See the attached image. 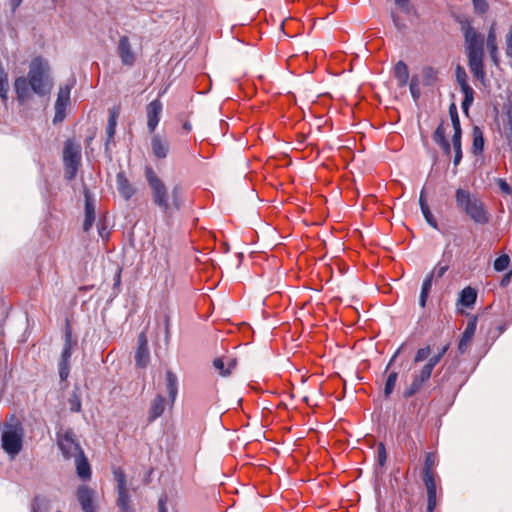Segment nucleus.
<instances>
[{"label":"nucleus","instance_id":"f257e3e1","mask_svg":"<svg viewBox=\"0 0 512 512\" xmlns=\"http://www.w3.org/2000/svg\"><path fill=\"white\" fill-rule=\"evenodd\" d=\"M54 80L48 66H30L27 75L14 80L13 90L19 106H27L35 98H48L53 90Z\"/></svg>","mask_w":512,"mask_h":512},{"label":"nucleus","instance_id":"f03ea898","mask_svg":"<svg viewBox=\"0 0 512 512\" xmlns=\"http://www.w3.org/2000/svg\"><path fill=\"white\" fill-rule=\"evenodd\" d=\"M144 175L152 192L153 203L156 206H158L163 213L167 214L171 206L175 207L176 209H179L180 198L178 186H175L171 192L172 202L170 203L168 189L164 182L156 175L153 168L150 166H146Z\"/></svg>","mask_w":512,"mask_h":512},{"label":"nucleus","instance_id":"7ed1b4c3","mask_svg":"<svg viewBox=\"0 0 512 512\" xmlns=\"http://www.w3.org/2000/svg\"><path fill=\"white\" fill-rule=\"evenodd\" d=\"M459 23L464 37V47L468 57V64H484V35L478 32L468 19L461 20Z\"/></svg>","mask_w":512,"mask_h":512},{"label":"nucleus","instance_id":"20e7f679","mask_svg":"<svg viewBox=\"0 0 512 512\" xmlns=\"http://www.w3.org/2000/svg\"><path fill=\"white\" fill-rule=\"evenodd\" d=\"M24 435L25 430L22 423L15 418L2 425L1 446L11 460L21 452Z\"/></svg>","mask_w":512,"mask_h":512},{"label":"nucleus","instance_id":"39448f33","mask_svg":"<svg viewBox=\"0 0 512 512\" xmlns=\"http://www.w3.org/2000/svg\"><path fill=\"white\" fill-rule=\"evenodd\" d=\"M455 201L457 206L476 224L484 225L489 222V214L484 203L468 190L458 188L455 193Z\"/></svg>","mask_w":512,"mask_h":512},{"label":"nucleus","instance_id":"423d86ee","mask_svg":"<svg viewBox=\"0 0 512 512\" xmlns=\"http://www.w3.org/2000/svg\"><path fill=\"white\" fill-rule=\"evenodd\" d=\"M435 465V456L432 453H427L423 467V481L427 490V511L433 512L436 508V482L432 473V468Z\"/></svg>","mask_w":512,"mask_h":512},{"label":"nucleus","instance_id":"0eeeda50","mask_svg":"<svg viewBox=\"0 0 512 512\" xmlns=\"http://www.w3.org/2000/svg\"><path fill=\"white\" fill-rule=\"evenodd\" d=\"M81 161V148L72 140H67L63 149V162L65 177L68 180L75 178Z\"/></svg>","mask_w":512,"mask_h":512},{"label":"nucleus","instance_id":"6e6552de","mask_svg":"<svg viewBox=\"0 0 512 512\" xmlns=\"http://www.w3.org/2000/svg\"><path fill=\"white\" fill-rule=\"evenodd\" d=\"M76 84V79L74 77L69 78L65 84L61 85L57 94V99L55 102V114L53 118V123L57 124L62 122L66 116V108L70 104V94L72 88Z\"/></svg>","mask_w":512,"mask_h":512},{"label":"nucleus","instance_id":"1a4fd4ad","mask_svg":"<svg viewBox=\"0 0 512 512\" xmlns=\"http://www.w3.org/2000/svg\"><path fill=\"white\" fill-rule=\"evenodd\" d=\"M58 447L66 459L75 458L84 453L76 440L75 433L71 429L58 434Z\"/></svg>","mask_w":512,"mask_h":512},{"label":"nucleus","instance_id":"9d476101","mask_svg":"<svg viewBox=\"0 0 512 512\" xmlns=\"http://www.w3.org/2000/svg\"><path fill=\"white\" fill-rule=\"evenodd\" d=\"M437 78V71L432 66H425L422 69V74H413L410 81V93L414 101L420 97V85L430 86Z\"/></svg>","mask_w":512,"mask_h":512},{"label":"nucleus","instance_id":"9b49d317","mask_svg":"<svg viewBox=\"0 0 512 512\" xmlns=\"http://www.w3.org/2000/svg\"><path fill=\"white\" fill-rule=\"evenodd\" d=\"M456 80L464 94L461 108L465 114H468L469 108L474 101V90L468 84V76L463 66H456Z\"/></svg>","mask_w":512,"mask_h":512},{"label":"nucleus","instance_id":"f8f14e48","mask_svg":"<svg viewBox=\"0 0 512 512\" xmlns=\"http://www.w3.org/2000/svg\"><path fill=\"white\" fill-rule=\"evenodd\" d=\"M73 353V342L71 333L68 331L65 335V342L61 352L59 361V377L62 381H65L70 373V359Z\"/></svg>","mask_w":512,"mask_h":512},{"label":"nucleus","instance_id":"ddd939ff","mask_svg":"<svg viewBox=\"0 0 512 512\" xmlns=\"http://www.w3.org/2000/svg\"><path fill=\"white\" fill-rule=\"evenodd\" d=\"M163 110V105L160 100L155 99L151 101L146 107L147 113V128L150 133H153L157 128L161 113Z\"/></svg>","mask_w":512,"mask_h":512},{"label":"nucleus","instance_id":"4468645a","mask_svg":"<svg viewBox=\"0 0 512 512\" xmlns=\"http://www.w3.org/2000/svg\"><path fill=\"white\" fill-rule=\"evenodd\" d=\"M116 186L120 196L125 201H129L136 192V189L129 182L124 171H119L116 174Z\"/></svg>","mask_w":512,"mask_h":512},{"label":"nucleus","instance_id":"2eb2a0df","mask_svg":"<svg viewBox=\"0 0 512 512\" xmlns=\"http://www.w3.org/2000/svg\"><path fill=\"white\" fill-rule=\"evenodd\" d=\"M94 491L86 485L79 486L77 499L83 512H95L93 504Z\"/></svg>","mask_w":512,"mask_h":512},{"label":"nucleus","instance_id":"dca6fc26","mask_svg":"<svg viewBox=\"0 0 512 512\" xmlns=\"http://www.w3.org/2000/svg\"><path fill=\"white\" fill-rule=\"evenodd\" d=\"M151 149L153 155L158 159H164L169 152V143L166 139L162 138L159 134L153 135L151 139Z\"/></svg>","mask_w":512,"mask_h":512},{"label":"nucleus","instance_id":"f3484780","mask_svg":"<svg viewBox=\"0 0 512 512\" xmlns=\"http://www.w3.org/2000/svg\"><path fill=\"white\" fill-rule=\"evenodd\" d=\"M85 196V220L83 223V229L84 231H88L95 220V207L93 203V199L91 197V194L88 190L84 193Z\"/></svg>","mask_w":512,"mask_h":512},{"label":"nucleus","instance_id":"a211bd4d","mask_svg":"<svg viewBox=\"0 0 512 512\" xmlns=\"http://www.w3.org/2000/svg\"><path fill=\"white\" fill-rule=\"evenodd\" d=\"M118 53L121 57L122 64H132L134 61V55L132 48L127 36L120 37L118 43Z\"/></svg>","mask_w":512,"mask_h":512},{"label":"nucleus","instance_id":"6ab92c4d","mask_svg":"<svg viewBox=\"0 0 512 512\" xmlns=\"http://www.w3.org/2000/svg\"><path fill=\"white\" fill-rule=\"evenodd\" d=\"M74 459L76 465V473L78 477L81 478L83 481L89 480L91 478V467L84 453H81Z\"/></svg>","mask_w":512,"mask_h":512},{"label":"nucleus","instance_id":"aec40b11","mask_svg":"<svg viewBox=\"0 0 512 512\" xmlns=\"http://www.w3.org/2000/svg\"><path fill=\"white\" fill-rule=\"evenodd\" d=\"M475 331H476V319H473L467 323L466 328H465L464 332L462 333L461 339L458 344V350L460 351V353H462V354L465 353V351L467 349V345L473 338Z\"/></svg>","mask_w":512,"mask_h":512},{"label":"nucleus","instance_id":"412c9836","mask_svg":"<svg viewBox=\"0 0 512 512\" xmlns=\"http://www.w3.org/2000/svg\"><path fill=\"white\" fill-rule=\"evenodd\" d=\"M486 47L489 52L490 58L494 64L499 63L498 57V48L496 42V34L494 28H490L487 39H486Z\"/></svg>","mask_w":512,"mask_h":512},{"label":"nucleus","instance_id":"4be33fe9","mask_svg":"<svg viewBox=\"0 0 512 512\" xmlns=\"http://www.w3.org/2000/svg\"><path fill=\"white\" fill-rule=\"evenodd\" d=\"M117 119H118V111L114 108V109L110 110V112H109L108 123H107V127H106V133H107V141L105 143L106 150H108L109 142L114 138V135L116 133Z\"/></svg>","mask_w":512,"mask_h":512},{"label":"nucleus","instance_id":"5701e85b","mask_svg":"<svg viewBox=\"0 0 512 512\" xmlns=\"http://www.w3.org/2000/svg\"><path fill=\"white\" fill-rule=\"evenodd\" d=\"M476 299H477V293H476L475 289H473L471 287H466L460 292L459 298H458V303L464 307L469 308L475 304Z\"/></svg>","mask_w":512,"mask_h":512},{"label":"nucleus","instance_id":"b1692460","mask_svg":"<svg viewBox=\"0 0 512 512\" xmlns=\"http://www.w3.org/2000/svg\"><path fill=\"white\" fill-rule=\"evenodd\" d=\"M166 386L169 395V399L174 403L178 393V378L170 370L166 372Z\"/></svg>","mask_w":512,"mask_h":512},{"label":"nucleus","instance_id":"393cba45","mask_svg":"<svg viewBox=\"0 0 512 512\" xmlns=\"http://www.w3.org/2000/svg\"><path fill=\"white\" fill-rule=\"evenodd\" d=\"M165 410V399L162 395H157L152 401L150 407V421L159 418Z\"/></svg>","mask_w":512,"mask_h":512},{"label":"nucleus","instance_id":"a878e982","mask_svg":"<svg viewBox=\"0 0 512 512\" xmlns=\"http://www.w3.org/2000/svg\"><path fill=\"white\" fill-rule=\"evenodd\" d=\"M472 152L475 155H478L483 152L484 149V137L482 130L475 126L472 131Z\"/></svg>","mask_w":512,"mask_h":512},{"label":"nucleus","instance_id":"bb28decb","mask_svg":"<svg viewBox=\"0 0 512 512\" xmlns=\"http://www.w3.org/2000/svg\"><path fill=\"white\" fill-rule=\"evenodd\" d=\"M393 75L396 78L398 85L400 87L406 86L410 79V72L408 70V66H394L393 67Z\"/></svg>","mask_w":512,"mask_h":512},{"label":"nucleus","instance_id":"cd10ccee","mask_svg":"<svg viewBox=\"0 0 512 512\" xmlns=\"http://www.w3.org/2000/svg\"><path fill=\"white\" fill-rule=\"evenodd\" d=\"M425 383H426L425 380H423L422 378L418 377L415 374L413 376V380H412L411 384L403 392V397L406 399L412 397L413 395H415L417 392H419L421 390V388L423 387V385Z\"/></svg>","mask_w":512,"mask_h":512},{"label":"nucleus","instance_id":"c85d7f7f","mask_svg":"<svg viewBox=\"0 0 512 512\" xmlns=\"http://www.w3.org/2000/svg\"><path fill=\"white\" fill-rule=\"evenodd\" d=\"M117 505L119 507L120 512H134L132 506L130 505V496L128 494V490H119Z\"/></svg>","mask_w":512,"mask_h":512},{"label":"nucleus","instance_id":"c756f323","mask_svg":"<svg viewBox=\"0 0 512 512\" xmlns=\"http://www.w3.org/2000/svg\"><path fill=\"white\" fill-rule=\"evenodd\" d=\"M8 91V74L5 71L4 66H0V98L4 103L8 100Z\"/></svg>","mask_w":512,"mask_h":512},{"label":"nucleus","instance_id":"7c9ffc66","mask_svg":"<svg viewBox=\"0 0 512 512\" xmlns=\"http://www.w3.org/2000/svg\"><path fill=\"white\" fill-rule=\"evenodd\" d=\"M150 360V353L148 347H138L135 353V362L138 367L144 368Z\"/></svg>","mask_w":512,"mask_h":512},{"label":"nucleus","instance_id":"2f4dec72","mask_svg":"<svg viewBox=\"0 0 512 512\" xmlns=\"http://www.w3.org/2000/svg\"><path fill=\"white\" fill-rule=\"evenodd\" d=\"M461 137L462 134H453L452 136V145L454 149L453 164L455 167L458 166L462 160Z\"/></svg>","mask_w":512,"mask_h":512},{"label":"nucleus","instance_id":"473e14b6","mask_svg":"<svg viewBox=\"0 0 512 512\" xmlns=\"http://www.w3.org/2000/svg\"><path fill=\"white\" fill-rule=\"evenodd\" d=\"M397 378H398V373L395 371L391 372L388 375L386 382H385V386H384L385 398H389L390 395L392 394V392L394 391V388H395V385L397 382Z\"/></svg>","mask_w":512,"mask_h":512},{"label":"nucleus","instance_id":"72a5a7b5","mask_svg":"<svg viewBox=\"0 0 512 512\" xmlns=\"http://www.w3.org/2000/svg\"><path fill=\"white\" fill-rule=\"evenodd\" d=\"M504 136L509 147L510 152L512 153V113L508 112L507 114V123L504 127Z\"/></svg>","mask_w":512,"mask_h":512},{"label":"nucleus","instance_id":"f704fd0d","mask_svg":"<svg viewBox=\"0 0 512 512\" xmlns=\"http://www.w3.org/2000/svg\"><path fill=\"white\" fill-rule=\"evenodd\" d=\"M510 264V258L508 255L503 254L499 257H497L494 261V269L497 272H503L505 271Z\"/></svg>","mask_w":512,"mask_h":512},{"label":"nucleus","instance_id":"c9c22d12","mask_svg":"<svg viewBox=\"0 0 512 512\" xmlns=\"http://www.w3.org/2000/svg\"><path fill=\"white\" fill-rule=\"evenodd\" d=\"M113 475H114V478L117 482V491L121 490H126V475L124 473V471L120 468H116L113 470Z\"/></svg>","mask_w":512,"mask_h":512},{"label":"nucleus","instance_id":"e433bc0d","mask_svg":"<svg viewBox=\"0 0 512 512\" xmlns=\"http://www.w3.org/2000/svg\"><path fill=\"white\" fill-rule=\"evenodd\" d=\"M450 117L454 129V134H462L460 120L454 104L450 106Z\"/></svg>","mask_w":512,"mask_h":512},{"label":"nucleus","instance_id":"4c0bfd02","mask_svg":"<svg viewBox=\"0 0 512 512\" xmlns=\"http://www.w3.org/2000/svg\"><path fill=\"white\" fill-rule=\"evenodd\" d=\"M69 409L71 412H80L82 403L80 396L73 392L68 399Z\"/></svg>","mask_w":512,"mask_h":512},{"label":"nucleus","instance_id":"58836bf2","mask_svg":"<svg viewBox=\"0 0 512 512\" xmlns=\"http://www.w3.org/2000/svg\"><path fill=\"white\" fill-rule=\"evenodd\" d=\"M449 349V345H444L436 354H434L432 357L428 359V362L433 368L441 361L443 356L446 354V352Z\"/></svg>","mask_w":512,"mask_h":512},{"label":"nucleus","instance_id":"ea45409f","mask_svg":"<svg viewBox=\"0 0 512 512\" xmlns=\"http://www.w3.org/2000/svg\"><path fill=\"white\" fill-rule=\"evenodd\" d=\"M213 366L216 370L219 371V374L221 376H228L230 375L229 369H226V363L224 358H216L213 361Z\"/></svg>","mask_w":512,"mask_h":512},{"label":"nucleus","instance_id":"a19ab883","mask_svg":"<svg viewBox=\"0 0 512 512\" xmlns=\"http://www.w3.org/2000/svg\"><path fill=\"white\" fill-rule=\"evenodd\" d=\"M430 353H431V348L429 345L418 349L416 352L415 358H414V362L418 363V362H422V361L426 360L430 356Z\"/></svg>","mask_w":512,"mask_h":512},{"label":"nucleus","instance_id":"79ce46f5","mask_svg":"<svg viewBox=\"0 0 512 512\" xmlns=\"http://www.w3.org/2000/svg\"><path fill=\"white\" fill-rule=\"evenodd\" d=\"M423 216H424V219L425 221L434 229L438 230V223L435 219V217L433 216V214L431 213L430 211V208H424L421 210Z\"/></svg>","mask_w":512,"mask_h":512},{"label":"nucleus","instance_id":"37998d69","mask_svg":"<svg viewBox=\"0 0 512 512\" xmlns=\"http://www.w3.org/2000/svg\"><path fill=\"white\" fill-rule=\"evenodd\" d=\"M474 10L478 14H484L488 11L489 5L486 0H472Z\"/></svg>","mask_w":512,"mask_h":512},{"label":"nucleus","instance_id":"c03bdc74","mask_svg":"<svg viewBox=\"0 0 512 512\" xmlns=\"http://www.w3.org/2000/svg\"><path fill=\"white\" fill-rule=\"evenodd\" d=\"M433 140L436 144L440 145L442 143H444L445 141H447L446 137H445V131L443 129V127L440 125L436 128V130L434 131L433 133Z\"/></svg>","mask_w":512,"mask_h":512},{"label":"nucleus","instance_id":"a18cd8bd","mask_svg":"<svg viewBox=\"0 0 512 512\" xmlns=\"http://www.w3.org/2000/svg\"><path fill=\"white\" fill-rule=\"evenodd\" d=\"M433 369L429 363H426L416 375L427 382L431 377Z\"/></svg>","mask_w":512,"mask_h":512},{"label":"nucleus","instance_id":"49530a36","mask_svg":"<svg viewBox=\"0 0 512 512\" xmlns=\"http://www.w3.org/2000/svg\"><path fill=\"white\" fill-rule=\"evenodd\" d=\"M397 7L405 14H410L413 10L410 0H394Z\"/></svg>","mask_w":512,"mask_h":512},{"label":"nucleus","instance_id":"de8ad7c7","mask_svg":"<svg viewBox=\"0 0 512 512\" xmlns=\"http://www.w3.org/2000/svg\"><path fill=\"white\" fill-rule=\"evenodd\" d=\"M377 454H378V464L380 466H384V464L386 463V459H387V454H386V448H385V445L383 443H379L378 444V447H377Z\"/></svg>","mask_w":512,"mask_h":512},{"label":"nucleus","instance_id":"09e8293b","mask_svg":"<svg viewBox=\"0 0 512 512\" xmlns=\"http://www.w3.org/2000/svg\"><path fill=\"white\" fill-rule=\"evenodd\" d=\"M472 73L475 78H477L480 82L484 83L485 81V71L484 66H470Z\"/></svg>","mask_w":512,"mask_h":512},{"label":"nucleus","instance_id":"8fccbe9b","mask_svg":"<svg viewBox=\"0 0 512 512\" xmlns=\"http://www.w3.org/2000/svg\"><path fill=\"white\" fill-rule=\"evenodd\" d=\"M432 281L433 273H429L423 280L421 291L429 294L432 288Z\"/></svg>","mask_w":512,"mask_h":512},{"label":"nucleus","instance_id":"3c124183","mask_svg":"<svg viewBox=\"0 0 512 512\" xmlns=\"http://www.w3.org/2000/svg\"><path fill=\"white\" fill-rule=\"evenodd\" d=\"M506 54L512 58V25L509 27L506 35Z\"/></svg>","mask_w":512,"mask_h":512},{"label":"nucleus","instance_id":"603ef678","mask_svg":"<svg viewBox=\"0 0 512 512\" xmlns=\"http://www.w3.org/2000/svg\"><path fill=\"white\" fill-rule=\"evenodd\" d=\"M497 184L500 188V190L507 194V195H510L512 194V188L511 186L506 182V180L502 179V178H498L497 179Z\"/></svg>","mask_w":512,"mask_h":512},{"label":"nucleus","instance_id":"864d4df0","mask_svg":"<svg viewBox=\"0 0 512 512\" xmlns=\"http://www.w3.org/2000/svg\"><path fill=\"white\" fill-rule=\"evenodd\" d=\"M164 324H165L164 340H165V343L168 344L169 339H170V319H169L168 315H165Z\"/></svg>","mask_w":512,"mask_h":512},{"label":"nucleus","instance_id":"5fc2aeb1","mask_svg":"<svg viewBox=\"0 0 512 512\" xmlns=\"http://www.w3.org/2000/svg\"><path fill=\"white\" fill-rule=\"evenodd\" d=\"M447 270H448V266H441V267L435 268L431 273H433V278L434 277L441 278L446 273Z\"/></svg>","mask_w":512,"mask_h":512},{"label":"nucleus","instance_id":"6e6d98bb","mask_svg":"<svg viewBox=\"0 0 512 512\" xmlns=\"http://www.w3.org/2000/svg\"><path fill=\"white\" fill-rule=\"evenodd\" d=\"M419 205H420V209H424V208H428V204H427V200H426V192H425V189L423 188L420 192V196H419Z\"/></svg>","mask_w":512,"mask_h":512},{"label":"nucleus","instance_id":"4d7b16f0","mask_svg":"<svg viewBox=\"0 0 512 512\" xmlns=\"http://www.w3.org/2000/svg\"><path fill=\"white\" fill-rule=\"evenodd\" d=\"M225 363H226V369H229L230 373L232 372V370L235 368L236 366V359L235 358H231V357H227L225 359Z\"/></svg>","mask_w":512,"mask_h":512},{"label":"nucleus","instance_id":"13d9d810","mask_svg":"<svg viewBox=\"0 0 512 512\" xmlns=\"http://www.w3.org/2000/svg\"><path fill=\"white\" fill-rule=\"evenodd\" d=\"M428 296L429 294L428 293H425V292H422L420 293V297H419V305L424 308L426 306V302H427V299H428Z\"/></svg>","mask_w":512,"mask_h":512},{"label":"nucleus","instance_id":"bf43d9fd","mask_svg":"<svg viewBox=\"0 0 512 512\" xmlns=\"http://www.w3.org/2000/svg\"><path fill=\"white\" fill-rule=\"evenodd\" d=\"M138 347H148L147 338L144 333H141L138 337Z\"/></svg>","mask_w":512,"mask_h":512},{"label":"nucleus","instance_id":"052dcab7","mask_svg":"<svg viewBox=\"0 0 512 512\" xmlns=\"http://www.w3.org/2000/svg\"><path fill=\"white\" fill-rule=\"evenodd\" d=\"M23 0H9L11 11L14 13Z\"/></svg>","mask_w":512,"mask_h":512},{"label":"nucleus","instance_id":"680f3d73","mask_svg":"<svg viewBox=\"0 0 512 512\" xmlns=\"http://www.w3.org/2000/svg\"><path fill=\"white\" fill-rule=\"evenodd\" d=\"M439 146L442 148L445 154L449 155L451 153V146L448 140L440 144Z\"/></svg>","mask_w":512,"mask_h":512},{"label":"nucleus","instance_id":"e2e57ef3","mask_svg":"<svg viewBox=\"0 0 512 512\" xmlns=\"http://www.w3.org/2000/svg\"><path fill=\"white\" fill-rule=\"evenodd\" d=\"M30 64L36 65V64H47L43 57L37 56L33 58L30 62Z\"/></svg>","mask_w":512,"mask_h":512},{"label":"nucleus","instance_id":"0e129e2a","mask_svg":"<svg viewBox=\"0 0 512 512\" xmlns=\"http://www.w3.org/2000/svg\"><path fill=\"white\" fill-rule=\"evenodd\" d=\"M400 349H401V348L397 349V351L394 353V355L392 356V358H391L390 362L388 363V365H387V368H386V369H388V368L390 367L391 363L396 359V357H397V356H398V354L400 353Z\"/></svg>","mask_w":512,"mask_h":512},{"label":"nucleus","instance_id":"69168bd1","mask_svg":"<svg viewBox=\"0 0 512 512\" xmlns=\"http://www.w3.org/2000/svg\"><path fill=\"white\" fill-rule=\"evenodd\" d=\"M159 510H160V512H166L163 499L159 500Z\"/></svg>","mask_w":512,"mask_h":512},{"label":"nucleus","instance_id":"338daca9","mask_svg":"<svg viewBox=\"0 0 512 512\" xmlns=\"http://www.w3.org/2000/svg\"><path fill=\"white\" fill-rule=\"evenodd\" d=\"M392 18H393V22L396 26H398V21H397V18L395 15H392Z\"/></svg>","mask_w":512,"mask_h":512},{"label":"nucleus","instance_id":"774afa93","mask_svg":"<svg viewBox=\"0 0 512 512\" xmlns=\"http://www.w3.org/2000/svg\"><path fill=\"white\" fill-rule=\"evenodd\" d=\"M184 128H185V129H190V128H191V126H190V124H189V123H185V124H184Z\"/></svg>","mask_w":512,"mask_h":512}]
</instances>
